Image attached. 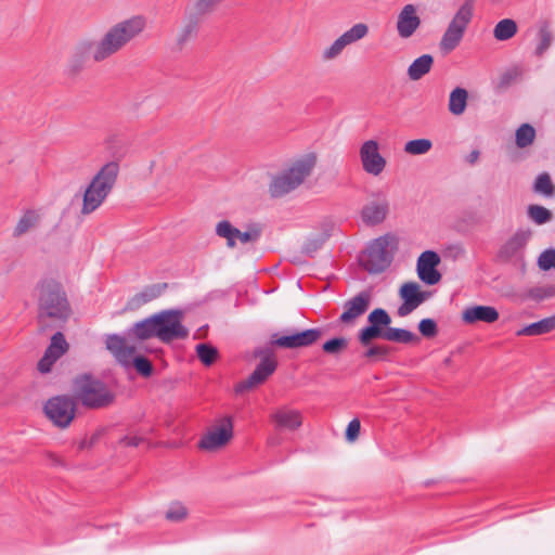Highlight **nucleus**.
<instances>
[{"label":"nucleus","instance_id":"obj_48","mask_svg":"<svg viewBox=\"0 0 555 555\" xmlns=\"http://www.w3.org/2000/svg\"><path fill=\"white\" fill-rule=\"evenodd\" d=\"M538 266L543 271L555 269V249H546L538 258Z\"/></svg>","mask_w":555,"mask_h":555},{"label":"nucleus","instance_id":"obj_31","mask_svg":"<svg viewBox=\"0 0 555 555\" xmlns=\"http://www.w3.org/2000/svg\"><path fill=\"white\" fill-rule=\"evenodd\" d=\"M434 59L430 54H423L415 59L408 68V76L411 80H420L423 76L430 72Z\"/></svg>","mask_w":555,"mask_h":555},{"label":"nucleus","instance_id":"obj_9","mask_svg":"<svg viewBox=\"0 0 555 555\" xmlns=\"http://www.w3.org/2000/svg\"><path fill=\"white\" fill-rule=\"evenodd\" d=\"M184 313L178 309L164 310L154 314L157 328L156 338L169 344L189 336V330L182 324Z\"/></svg>","mask_w":555,"mask_h":555},{"label":"nucleus","instance_id":"obj_50","mask_svg":"<svg viewBox=\"0 0 555 555\" xmlns=\"http://www.w3.org/2000/svg\"><path fill=\"white\" fill-rule=\"evenodd\" d=\"M421 334L425 337H434L437 334V324L433 319H423L418 324Z\"/></svg>","mask_w":555,"mask_h":555},{"label":"nucleus","instance_id":"obj_10","mask_svg":"<svg viewBox=\"0 0 555 555\" xmlns=\"http://www.w3.org/2000/svg\"><path fill=\"white\" fill-rule=\"evenodd\" d=\"M369 33L370 27L367 24L362 22L353 24L337 37L328 47L323 49L321 54L322 60L324 62H330L338 59L347 47L361 41L367 37Z\"/></svg>","mask_w":555,"mask_h":555},{"label":"nucleus","instance_id":"obj_17","mask_svg":"<svg viewBox=\"0 0 555 555\" xmlns=\"http://www.w3.org/2000/svg\"><path fill=\"white\" fill-rule=\"evenodd\" d=\"M276 369V360L273 356H266L256 366L250 376L235 386V392L242 393L255 388L267 380Z\"/></svg>","mask_w":555,"mask_h":555},{"label":"nucleus","instance_id":"obj_25","mask_svg":"<svg viewBox=\"0 0 555 555\" xmlns=\"http://www.w3.org/2000/svg\"><path fill=\"white\" fill-rule=\"evenodd\" d=\"M199 22L201 20L185 10L183 22L176 35V43L179 48H182L190 40L195 38L198 31Z\"/></svg>","mask_w":555,"mask_h":555},{"label":"nucleus","instance_id":"obj_16","mask_svg":"<svg viewBox=\"0 0 555 555\" xmlns=\"http://www.w3.org/2000/svg\"><path fill=\"white\" fill-rule=\"evenodd\" d=\"M321 336V330L309 328L283 336L273 335L272 344L285 349L302 348L313 345Z\"/></svg>","mask_w":555,"mask_h":555},{"label":"nucleus","instance_id":"obj_29","mask_svg":"<svg viewBox=\"0 0 555 555\" xmlns=\"http://www.w3.org/2000/svg\"><path fill=\"white\" fill-rule=\"evenodd\" d=\"M555 331V315L531 323L517 331V336H538Z\"/></svg>","mask_w":555,"mask_h":555},{"label":"nucleus","instance_id":"obj_47","mask_svg":"<svg viewBox=\"0 0 555 555\" xmlns=\"http://www.w3.org/2000/svg\"><path fill=\"white\" fill-rule=\"evenodd\" d=\"M261 227L258 224L248 225L245 231L240 230L238 242L242 244L256 243L261 235Z\"/></svg>","mask_w":555,"mask_h":555},{"label":"nucleus","instance_id":"obj_53","mask_svg":"<svg viewBox=\"0 0 555 555\" xmlns=\"http://www.w3.org/2000/svg\"><path fill=\"white\" fill-rule=\"evenodd\" d=\"M142 441L143 439L139 436H126L120 440L122 444L129 447H138Z\"/></svg>","mask_w":555,"mask_h":555},{"label":"nucleus","instance_id":"obj_3","mask_svg":"<svg viewBox=\"0 0 555 555\" xmlns=\"http://www.w3.org/2000/svg\"><path fill=\"white\" fill-rule=\"evenodd\" d=\"M318 162L313 152L306 153L294 158L289 164L275 175L270 184L269 192L272 197H282L298 189L312 175Z\"/></svg>","mask_w":555,"mask_h":555},{"label":"nucleus","instance_id":"obj_23","mask_svg":"<svg viewBox=\"0 0 555 555\" xmlns=\"http://www.w3.org/2000/svg\"><path fill=\"white\" fill-rule=\"evenodd\" d=\"M421 25V18L414 4H405L398 14L397 33L400 38L408 39L414 35Z\"/></svg>","mask_w":555,"mask_h":555},{"label":"nucleus","instance_id":"obj_2","mask_svg":"<svg viewBox=\"0 0 555 555\" xmlns=\"http://www.w3.org/2000/svg\"><path fill=\"white\" fill-rule=\"evenodd\" d=\"M38 319L42 327L56 326L65 322L70 308L61 284L54 279H42L36 287Z\"/></svg>","mask_w":555,"mask_h":555},{"label":"nucleus","instance_id":"obj_22","mask_svg":"<svg viewBox=\"0 0 555 555\" xmlns=\"http://www.w3.org/2000/svg\"><path fill=\"white\" fill-rule=\"evenodd\" d=\"M68 350V344L61 332L51 337V343L43 357L38 362V370L41 373H49L53 364Z\"/></svg>","mask_w":555,"mask_h":555},{"label":"nucleus","instance_id":"obj_24","mask_svg":"<svg viewBox=\"0 0 555 555\" xmlns=\"http://www.w3.org/2000/svg\"><path fill=\"white\" fill-rule=\"evenodd\" d=\"M462 319L468 324L477 322L494 323L499 319V312L491 306H472L463 311Z\"/></svg>","mask_w":555,"mask_h":555},{"label":"nucleus","instance_id":"obj_46","mask_svg":"<svg viewBox=\"0 0 555 555\" xmlns=\"http://www.w3.org/2000/svg\"><path fill=\"white\" fill-rule=\"evenodd\" d=\"M555 296L554 285L535 286L528 291V297L535 300L542 301Z\"/></svg>","mask_w":555,"mask_h":555},{"label":"nucleus","instance_id":"obj_20","mask_svg":"<svg viewBox=\"0 0 555 555\" xmlns=\"http://www.w3.org/2000/svg\"><path fill=\"white\" fill-rule=\"evenodd\" d=\"M270 420L276 429L295 431L302 425V414L288 405H281L270 414Z\"/></svg>","mask_w":555,"mask_h":555},{"label":"nucleus","instance_id":"obj_42","mask_svg":"<svg viewBox=\"0 0 555 555\" xmlns=\"http://www.w3.org/2000/svg\"><path fill=\"white\" fill-rule=\"evenodd\" d=\"M196 353L198 359L205 365H211L217 359L218 351L215 347L207 344H199L196 346Z\"/></svg>","mask_w":555,"mask_h":555},{"label":"nucleus","instance_id":"obj_56","mask_svg":"<svg viewBox=\"0 0 555 555\" xmlns=\"http://www.w3.org/2000/svg\"><path fill=\"white\" fill-rule=\"evenodd\" d=\"M511 78H512V75H511V74H505V75H504V77H503V79H504L505 81H507V80H508V79H511Z\"/></svg>","mask_w":555,"mask_h":555},{"label":"nucleus","instance_id":"obj_55","mask_svg":"<svg viewBox=\"0 0 555 555\" xmlns=\"http://www.w3.org/2000/svg\"><path fill=\"white\" fill-rule=\"evenodd\" d=\"M443 363H444V365L449 366L452 363V358L451 357L446 358Z\"/></svg>","mask_w":555,"mask_h":555},{"label":"nucleus","instance_id":"obj_52","mask_svg":"<svg viewBox=\"0 0 555 555\" xmlns=\"http://www.w3.org/2000/svg\"><path fill=\"white\" fill-rule=\"evenodd\" d=\"M389 352L388 347L386 346H373L367 349L365 352V357L367 358H377V357H385Z\"/></svg>","mask_w":555,"mask_h":555},{"label":"nucleus","instance_id":"obj_21","mask_svg":"<svg viewBox=\"0 0 555 555\" xmlns=\"http://www.w3.org/2000/svg\"><path fill=\"white\" fill-rule=\"evenodd\" d=\"M68 350V344L61 332L51 337V343L43 357L38 362V370L41 373H49L53 364Z\"/></svg>","mask_w":555,"mask_h":555},{"label":"nucleus","instance_id":"obj_43","mask_svg":"<svg viewBox=\"0 0 555 555\" xmlns=\"http://www.w3.org/2000/svg\"><path fill=\"white\" fill-rule=\"evenodd\" d=\"M348 347V339L345 337H335L325 341L322 349L327 354L337 356Z\"/></svg>","mask_w":555,"mask_h":555},{"label":"nucleus","instance_id":"obj_33","mask_svg":"<svg viewBox=\"0 0 555 555\" xmlns=\"http://www.w3.org/2000/svg\"><path fill=\"white\" fill-rule=\"evenodd\" d=\"M216 234L227 241L229 248H235L237 245L240 230L230 221L222 220L216 224Z\"/></svg>","mask_w":555,"mask_h":555},{"label":"nucleus","instance_id":"obj_34","mask_svg":"<svg viewBox=\"0 0 555 555\" xmlns=\"http://www.w3.org/2000/svg\"><path fill=\"white\" fill-rule=\"evenodd\" d=\"M163 291V286L160 285H152L144 288L141 293L134 295L128 302L129 309H137L142 305H145L155 298H157Z\"/></svg>","mask_w":555,"mask_h":555},{"label":"nucleus","instance_id":"obj_44","mask_svg":"<svg viewBox=\"0 0 555 555\" xmlns=\"http://www.w3.org/2000/svg\"><path fill=\"white\" fill-rule=\"evenodd\" d=\"M367 321L370 324L378 326L384 330V327H389L391 323V318L387 313L386 310L382 308L374 309L367 317Z\"/></svg>","mask_w":555,"mask_h":555},{"label":"nucleus","instance_id":"obj_41","mask_svg":"<svg viewBox=\"0 0 555 555\" xmlns=\"http://www.w3.org/2000/svg\"><path fill=\"white\" fill-rule=\"evenodd\" d=\"M534 191L545 196H553L555 193L554 184L548 173L539 175L534 182Z\"/></svg>","mask_w":555,"mask_h":555},{"label":"nucleus","instance_id":"obj_7","mask_svg":"<svg viewBox=\"0 0 555 555\" xmlns=\"http://www.w3.org/2000/svg\"><path fill=\"white\" fill-rule=\"evenodd\" d=\"M473 13V1L466 0L455 12L440 39L439 49L442 53L448 54L460 46L472 22Z\"/></svg>","mask_w":555,"mask_h":555},{"label":"nucleus","instance_id":"obj_5","mask_svg":"<svg viewBox=\"0 0 555 555\" xmlns=\"http://www.w3.org/2000/svg\"><path fill=\"white\" fill-rule=\"evenodd\" d=\"M399 246L396 234L387 233L373 240L360 255V264L370 273H380L392 262Z\"/></svg>","mask_w":555,"mask_h":555},{"label":"nucleus","instance_id":"obj_11","mask_svg":"<svg viewBox=\"0 0 555 555\" xmlns=\"http://www.w3.org/2000/svg\"><path fill=\"white\" fill-rule=\"evenodd\" d=\"M233 437V422L230 416L217 420L203 435L198 447L206 451H216L230 442Z\"/></svg>","mask_w":555,"mask_h":555},{"label":"nucleus","instance_id":"obj_4","mask_svg":"<svg viewBox=\"0 0 555 555\" xmlns=\"http://www.w3.org/2000/svg\"><path fill=\"white\" fill-rule=\"evenodd\" d=\"M118 171V164L116 162H109L93 177L83 193L82 207L80 210L82 215L92 214L104 203L115 185Z\"/></svg>","mask_w":555,"mask_h":555},{"label":"nucleus","instance_id":"obj_8","mask_svg":"<svg viewBox=\"0 0 555 555\" xmlns=\"http://www.w3.org/2000/svg\"><path fill=\"white\" fill-rule=\"evenodd\" d=\"M106 348L112 352L115 359L122 365L133 364L135 370L143 376H150L152 364L144 357H134L135 347L130 345L125 337L116 334L108 335L105 339Z\"/></svg>","mask_w":555,"mask_h":555},{"label":"nucleus","instance_id":"obj_28","mask_svg":"<svg viewBox=\"0 0 555 555\" xmlns=\"http://www.w3.org/2000/svg\"><path fill=\"white\" fill-rule=\"evenodd\" d=\"M154 314L140 322H137L127 333L129 337H135L140 340L156 338V325Z\"/></svg>","mask_w":555,"mask_h":555},{"label":"nucleus","instance_id":"obj_13","mask_svg":"<svg viewBox=\"0 0 555 555\" xmlns=\"http://www.w3.org/2000/svg\"><path fill=\"white\" fill-rule=\"evenodd\" d=\"M431 293L423 291L416 282H406L399 288V297L402 300L397 313L399 317H406L425 302Z\"/></svg>","mask_w":555,"mask_h":555},{"label":"nucleus","instance_id":"obj_35","mask_svg":"<svg viewBox=\"0 0 555 555\" xmlns=\"http://www.w3.org/2000/svg\"><path fill=\"white\" fill-rule=\"evenodd\" d=\"M518 30L517 23L512 18L501 20L493 28V37L499 41H506L513 38Z\"/></svg>","mask_w":555,"mask_h":555},{"label":"nucleus","instance_id":"obj_38","mask_svg":"<svg viewBox=\"0 0 555 555\" xmlns=\"http://www.w3.org/2000/svg\"><path fill=\"white\" fill-rule=\"evenodd\" d=\"M385 339L395 343L409 344L417 339L414 333L404 328L387 327L385 330Z\"/></svg>","mask_w":555,"mask_h":555},{"label":"nucleus","instance_id":"obj_36","mask_svg":"<svg viewBox=\"0 0 555 555\" xmlns=\"http://www.w3.org/2000/svg\"><path fill=\"white\" fill-rule=\"evenodd\" d=\"M535 129L530 124H522L515 132V143L519 149L530 146L535 139Z\"/></svg>","mask_w":555,"mask_h":555},{"label":"nucleus","instance_id":"obj_18","mask_svg":"<svg viewBox=\"0 0 555 555\" xmlns=\"http://www.w3.org/2000/svg\"><path fill=\"white\" fill-rule=\"evenodd\" d=\"M440 261V256L434 250L422 253L416 263L420 280L427 285L437 284L441 280V274L437 270Z\"/></svg>","mask_w":555,"mask_h":555},{"label":"nucleus","instance_id":"obj_30","mask_svg":"<svg viewBox=\"0 0 555 555\" xmlns=\"http://www.w3.org/2000/svg\"><path fill=\"white\" fill-rule=\"evenodd\" d=\"M537 40L535 54L541 56L547 51L553 42V31L550 21H541L538 24Z\"/></svg>","mask_w":555,"mask_h":555},{"label":"nucleus","instance_id":"obj_12","mask_svg":"<svg viewBox=\"0 0 555 555\" xmlns=\"http://www.w3.org/2000/svg\"><path fill=\"white\" fill-rule=\"evenodd\" d=\"M76 405L67 396H56L49 399L44 404L47 417L57 427H67L75 417Z\"/></svg>","mask_w":555,"mask_h":555},{"label":"nucleus","instance_id":"obj_19","mask_svg":"<svg viewBox=\"0 0 555 555\" xmlns=\"http://www.w3.org/2000/svg\"><path fill=\"white\" fill-rule=\"evenodd\" d=\"M371 301L372 293L370 291L360 292L344 304V312L340 314L339 321L344 324H352L366 312Z\"/></svg>","mask_w":555,"mask_h":555},{"label":"nucleus","instance_id":"obj_51","mask_svg":"<svg viewBox=\"0 0 555 555\" xmlns=\"http://www.w3.org/2000/svg\"><path fill=\"white\" fill-rule=\"evenodd\" d=\"M361 424L358 418H353L349 422L347 429H346V439L349 442H354L360 434Z\"/></svg>","mask_w":555,"mask_h":555},{"label":"nucleus","instance_id":"obj_26","mask_svg":"<svg viewBox=\"0 0 555 555\" xmlns=\"http://www.w3.org/2000/svg\"><path fill=\"white\" fill-rule=\"evenodd\" d=\"M531 237L528 230L517 231L502 247L501 255L505 258H512L520 253Z\"/></svg>","mask_w":555,"mask_h":555},{"label":"nucleus","instance_id":"obj_54","mask_svg":"<svg viewBox=\"0 0 555 555\" xmlns=\"http://www.w3.org/2000/svg\"><path fill=\"white\" fill-rule=\"evenodd\" d=\"M479 158V152L478 151H473L469 156H468V162L470 164H474L477 159Z\"/></svg>","mask_w":555,"mask_h":555},{"label":"nucleus","instance_id":"obj_40","mask_svg":"<svg viewBox=\"0 0 555 555\" xmlns=\"http://www.w3.org/2000/svg\"><path fill=\"white\" fill-rule=\"evenodd\" d=\"M375 338L385 339V330L370 324L362 328L359 333V340L362 345L367 346Z\"/></svg>","mask_w":555,"mask_h":555},{"label":"nucleus","instance_id":"obj_6","mask_svg":"<svg viewBox=\"0 0 555 555\" xmlns=\"http://www.w3.org/2000/svg\"><path fill=\"white\" fill-rule=\"evenodd\" d=\"M73 391L85 406L92 409L106 406L114 400V396L106 386L88 374L74 379Z\"/></svg>","mask_w":555,"mask_h":555},{"label":"nucleus","instance_id":"obj_49","mask_svg":"<svg viewBox=\"0 0 555 555\" xmlns=\"http://www.w3.org/2000/svg\"><path fill=\"white\" fill-rule=\"evenodd\" d=\"M186 508L180 504H171L166 512V518L170 521H181L186 517Z\"/></svg>","mask_w":555,"mask_h":555},{"label":"nucleus","instance_id":"obj_1","mask_svg":"<svg viewBox=\"0 0 555 555\" xmlns=\"http://www.w3.org/2000/svg\"><path fill=\"white\" fill-rule=\"evenodd\" d=\"M145 27V17L133 15L112 25L98 40L82 39L78 41L68 62L69 70L78 73L89 60L100 63L109 59L141 35Z\"/></svg>","mask_w":555,"mask_h":555},{"label":"nucleus","instance_id":"obj_27","mask_svg":"<svg viewBox=\"0 0 555 555\" xmlns=\"http://www.w3.org/2000/svg\"><path fill=\"white\" fill-rule=\"evenodd\" d=\"M40 222V214L37 210H26L17 220L14 229L13 236L21 237L30 231L35 230Z\"/></svg>","mask_w":555,"mask_h":555},{"label":"nucleus","instance_id":"obj_15","mask_svg":"<svg viewBox=\"0 0 555 555\" xmlns=\"http://www.w3.org/2000/svg\"><path fill=\"white\" fill-rule=\"evenodd\" d=\"M389 212V202L383 194H375L362 207L360 217L366 225L380 224Z\"/></svg>","mask_w":555,"mask_h":555},{"label":"nucleus","instance_id":"obj_39","mask_svg":"<svg viewBox=\"0 0 555 555\" xmlns=\"http://www.w3.org/2000/svg\"><path fill=\"white\" fill-rule=\"evenodd\" d=\"M433 147V142L429 139H415L408 141L404 144L403 151L409 155H424L427 154Z\"/></svg>","mask_w":555,"mask_h":555},{"label":"nucleus","instance_id":"obj_32","mask_svg":"<svg viewBox=\"0 0 555 555\" xmlns=\"http://www.w3.org/2000/svg\"><path fill=\"white\" fill-rule=\"evenodd\" d=\"M468 92L466 89L456 87L449 95L448 108L452 115H462L467 106Z\"/></svg>","mask_w":555,"mask_h":555},{"label":"nucleus","instance_id":"obj_37","mask_svg":"<svg viewBox=\"0 0 555 555\" xmlns=\"http://www.w3.org/2000/svg\"><path fill=\"white\" fill-rule=\"evenodd\" d=\"M222 0H195L186 7V11L201 20L204 15L212 12Z\"/></svg>","mask_w":555,"mask_h":555},{"label":"nucleus","instance_id":"obj_45","mask_svg":"<svg viewBox=\"0 0 555 555\" xmlns=\"http://www.w3.org/2000/svg\"><path fill=\"white\" fill-rule=\"evenodd\" d=\"M528 215L537 224H543L551 220L552 214L548 209L539 205H531L528 208Z\"/></svg>","mask_w":555,"mask_h":555},{"label":"nucleus","instance_id":"obj_14","mask_svg":"<svg viewBox=\"0 0 555 555\" xmlns=\"http://www.w3.org/2000/svg\"><path fill=\"white\" fill-rule=\"evenodd\" d=\"M359 157L363 170L374 177L379 176L386 167V158L379 152V144L376 140L364 141L359 150Z\"/></svg>","mask_w":555,"mask_h":555}]
</instances>
